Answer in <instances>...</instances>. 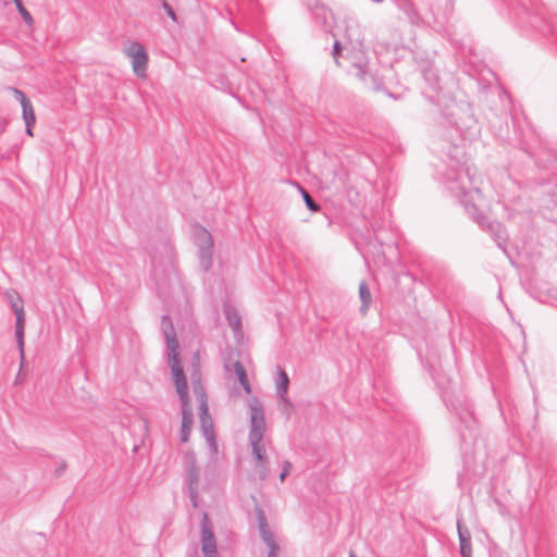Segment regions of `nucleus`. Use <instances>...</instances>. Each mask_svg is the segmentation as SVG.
Returning <instances> with one entry per match:
<instances>
[{
  "instance_id": "obj_15",
  "label": "nucleus",
  "mask_w": 557,
  "mask_h": 557,
  "mask_svg": "<svg viewBox=\"0 0 557 557\" xmlns=\"http://www.w3.org/2000/svg\"><path fill=\"white\" fill-rule=\"evenodd\" d=\"M224 313H225V318H226L230 326L232 327L233 332L235 333V335L240 334L242 333V319H240L238 311L232 306H226L224 309Z\"/></svg>"
},
{
  "instance_id": "obj_20",
  "label": "nucleus",
  "mask_w": 557,
  "mask_h": 557,
  "mask_svg": "<svg viewBox=\"0 0 557 557\" xmlns=\"http://www.w3.org/2000/svg\"><path fill=\"white\" fill-rule=\"evenodd\" d=\"M359 297L361 300L360 312L364 315L372 302L371 292L364 281L359 284Z\"/></svg>"
},
{
  "instance_id": "obj_10",
  "label": "nucleus",
  "mask_w": 557,
  "mask_h": 557,
  "mask_svg": "<svg viewBox=\"0 0 557 557\" xmlns=\"http://www.w3.org/2000/svg\"><path fill=\"white\" fill-rule=\"evenodd\" d=\"M457 532L461 557H471V534L470 531L462 525L461 519L457 520Z\"/></svg>"
},
{
  "instance_id": "obj_8",
  "label": "nucleus",
  "mask_w": 557,
  "mask_h": 557,
  "mask_svg": "<svg viewBox=\"0 0 557 557\" xmlns=\"http://www.w3.org/2000/svg\"><path fill=\"white\" fill-rule=\"evenodd\" d=\"M186 460V473H187V490L190 498L191 506L196 508L198 506V486L200 471L196 463L195 454L188 453L185 455Z\"/></svg>"
},
{
  "instance_id": "obj_30",
  "label": "nucleus",
  "mask_w": 557,
  "mask_h": 557,
  "mask_svg": "<svg viewBox=\"0 0 557 557\" xmlns=\"http://www.w3.org/2000/svg\"><path fill=\"white\" fill-rule=\"evenodd\" d=\"M201 430H202V434H203L205 438L213 435L214 434L213 422L209 421L208 423H202Z\"/></svg>"
},
{
  "instance_id": "obj_35",
  "label": "nucleus",
  "mask_w": 557,
  "mask_h": 557,
  "mask_svg": "<svg viewBox=\"0 0 557 557\" xmlns=\"http://www.w3.org/2000/svg\"><path fill=\"white\" fill-rule=\"evenodd\" d=\"M33 126H34V124H29V125H28V124H25V132H26V134H27V135H29V136H33V135H34V134H33Z\"/></svg>"
},
{
  "instance_id": "obj_23",
  "label": "nucleus",
  "mask_w": 557,
  "mask_h": 557,
  "mask_svg": "<svg viewBox=\"0 0 557 557\" xmlns=\"http://www.w3.org/2000/svg\"><path fill=\"white\" fill-rule=\"evenodd\" d=\"M7 296L14 314H17L20 311L21 313H24L23 299L20 297V295L16 293H8Z\"/></svg>"
},
{
  "instance_id": "obj_12",
  "label": "nucleus",
  "mask_w": 557,
  "mask_h": 557,
  "mask_svg": "<svg viewBox=\"0 0 557 557\" xmlns=\"http://www.w3.org/2000/svg\"><path fill=\"white\" fill-rule=\"evenodd\" d=\"M288 385L289 377L287 373L281 367H277L276 394L283 403H285L288 406H292L287 397Z\"/></svg>"
},
{
  "instance_id": "obj_22",
  "label": "nucleus",
  "mask_w": 557,
  "mask_h": 557,
  "mask_svg": "<svg viewBox=\"0 0 557 557\" xmlns=\"http://www.w3.org/2000/svg\"><path fill=\"white\" fill-rule=\"evenodd\" d=\"M314 18L321 23L325 30H329L332 27L331 21L333 20V14L329 9L318 8L314 11Z\"/></svg>"
},
{
  "instance_id": "obj_11",
  "label": "nucleus",
  "mask_w": 557,
  "mask_h": 557,
  "mask_svg": "<svg viewBox=\"0 0 557 557\" xmlns=\"http://www.w3.org/2000/svg\"><path fill=\"white\" fill-rule=\"evenodd\" d=\"M396 5L404 14H406L409 22L412 25H416V26L423 25V18L421 17L419 12L414 8V4L412 3L411 0H397Z\"/></svg>"
},
{
  "instance_id": "obj_5",
  "label": "nucleus",
  "mask_w": 557,
  "mask_h": 557,
  "mask_svg": "<svg viewBox=\"0 0 557 557\" xmlns=\"http://www.w3.org/2000/svg\"><path fill=\"white\" fill-rule=\"evenodd\" d=\"M161 329L162 333L164 335V338L166 341V347L169 350V361L170 367L173 373V376H175V371L178 369L181 371H184L181 361L178 358V342L176 339V333L172 323L171 318L168 314H163L161 319Z\"/></svg>"
},
{
  "instance_id": "obj_24",
  "label": "nucleus",
  "mask_w": 557,
  "mask_h": 557,
  "mask_svg": "<svg viewBox=\"0 0 557 557\" xmlns=\"http://www.w3.org/2000/svg\"><path fill=\"white\" fill-rule=\"evenodd\" d=\"M16 7L17 12L20 13L21 17L23 18L24 23L28 26H32L34 24V18L32 14L26 10L24 7L22 0H12Z\"/></svg>"
},
{
  "instance_id": "obj_25",
  "label": "nucleus",
  "mask_w": 557,
  "mask_h": 557,
  "mask_svg": "<svg viewBox=\"0 0 557 557\" xmlns=\"http://www.w3.org/2000/svg\"><path fill=\"white\" fill-rule=\"evenodd\" d=\"M298 188L306 203V207L312 212H318L321 209V207L313 200V198L304 187L298 185Z\"/></svg>"
},
{
  "instance_id": "obj_37",
  "label": "nucleus",
  "mask_w": 557,
  "mask_h": 557,
  "mask_svg": "<svg viewBox=\"0 0 557 557\" xmlns=\"http://www.w3.org/2000/svg\"><path fill=\"white\" fill-rule=\"evenodd\" d=\"M386 95H387L388 97L394 98V96H393L391 92H386Z\"/></svg>"
},
{
  "instance_id": "obj_1",
  "label": "nucleus",
  "mask_w": 557,
  "mask_h": 557,
  "mask_svg": "<svg viewBox=\"0 0 557 557\" xmlns=\"http://www.w3.org/2000/svg\"><path fill=\"white\" fill-rule=\"evenodd\" d=\"M437 136L448 143L444 152V166L438 171L442 183L457 197L469 216L488 232L496 245L506 252L508 234L498 221H490L480 210L483 205L475 169L467 164L465 141H472L480 135L479 122L471 104L449 99L437 120Z\"/></svg>"
},
{
  "instance_id": "obj_26",
  "label": "nucleus",
  "mask_w": 557,
  "mask_h": 557,
  "mask_svg": "<svg viewBox=\"0 0 557 557\" xmlns=\"http://www.w3.org/2000/svg\"><path fill=\"white\" fill-rule=\"evenodd\" d=\"M22 116L25 124H35L36 116L32 102L22 106Z\"/></svg>"
},
{
  "instance_id": "obj_17",
  "label": "nucleus",
  "mask_w": 557,
  "mask_h": 557,
  "mask_svg": "<svg viewBox=\"0 0 557 557\" xmlns=\"http://www.w3.org/2000/svg\"><path fill=\"white\" fill-rule=\"evenodd\" d=\"M195 393L199 395V419L200 424L208 423L209 421H212L211 417L209 416V409L207 405V396L201 385L198 387H195Z\"/></svg>"
},
{
  "instance_id": "obj_19",
  "label": "nucleus",
  "mask_w": 557,
  "mask_h": 557,
  "mask_svg": "<svg viewBox=\"0 0 557 557\" xmlns=\"http://www.w3.org/2000/svg\"><path fill=\"white\" fill-rule=\"evenodd\" d=\"M422 74L430 88L434 91H440L441 86L437 70L432 65H429L423 70Z\"/></svg>"
},
{
  "instance_id": "obj_3",
  "label": "nucleus",
  "mask_w": 557,
  "mask_h": 557,
  "mask_svg": "<svg viewBox=\"0 0 557 557\" xmlns=\"http://www.w3.org/2000/svg\"><path fill=\"white\" fill-rule=\"evenodd\" d=\"M174 383L182 405V423L180 431V441L182 443H186L188 442L191 432L194 413L188 399V386L184 371H181L178 369L175 371Z\"/></svg>"
},
{
  "instance_id": "obj_34",
  "label": "nucleus",
  "mask_w": 557,
  "mask_h": 557,
  "mask_svg": "<svg viewBox=\"0 0 557 557\" xmlns=\"http://www.w3.org/2000/svg\"><path fill=\"white\" fill-rule=\"evenodd\" d=\"M269 547L268 556L267 557H277L278 552V545L277 544H271L267 545Z\"/></svg>"
},
{
  "instance_id": "obj_32",
  "label": "nucleus",
  "mask_w": 557,
  "mask_h": 557,
  "mask_svg": "<svg viewBox=\"0 0 557 557\" xmlns=\"http://www.w3.org/2000/svg\"><path fill=\"white\" fill-rule=\"evenodd\" d=\"M210 449L215 454L218 451V444H216V440H215V435H211L209 437L206 438Z\"/></svg>"
},
{
  "instance_id": "obj_38",
  "label": "nucleus",
  "mask_w": 557,
  "mask_h": 557,
  "mask_svg": "<svg viewBox=\"0 0 557 557\" xmlns=\"http://www.w3.org/2000/svg\"><path fill=\"white\" fill-rule=\"evenodd\" d=\"M373 1H374V2H376V3H380V2H382L383 0H373Z\"/></svg>"
},
{
  "instance_id": "obj_36",
  "label": "nucleus",
  "mask_w": 557,
  "mask_h": 557,
  "mask_svg": "<svg viewBox=\"0 0 557 557\" xmlns=\"http://www.w3.org/2000/svg\"><path fill=\"white\" fill-rule=\"evenodd\" d=\"M225 371H230V367L227 364L224 366Z\"/></svg>"
},
{
  "instance_id": "obj_18",
  "label": "nucleus",
  "mask_w": 557,
  "mask_h": 557,
  "mask_svg": "<svg viewBox=\"0 0 557 557\" xmlns=\"http://www.w3.org/2000/svg\"><path fill=\"white\" fill-rule=\"evenodd\" d=\"M233 369H234V372L239 381V384L242 385L244 392L246 394H250L251 393V385L249 383V380H248V376H247V372H246V369L245 367L243 366V363L237 360L235 362H233Z\"/></svg>"
},
{
  "instance_id": "obj_21",
  "label": "nucleus",
  "mask_w": 557,
  "mask_h": 557,
  "mask_svg": "<svg viewBox=\"0 0 557 557\" xmlns=\"http://www.w3.org/2000/svg\"><path fill=\"white\" fill-rule=\"evenodd\" d=\"M255 471L261 481H265L269 478L271 471L269 468V459L267 454L261 456L260 459L255 460Z\"/></svg>"
},
{
  "instance_id": "obj_13",
  "label": "nucleus",
  "mask_w": 557,
  "mask_h": 557,
  "mask_svg": "<svg viewBox=\"0 0 557 557\" xmlns=\"http://www.w3.org/2000/svg\"><path fill=\"white\" fill-rule=\"evenodd\" d=\"M24 329H25V312H17L15 314V339L20 350L21 359H24Z\"/></svg>"
},
{
  "instance_id": "obj_33",
  "label": "nucleus",
  "mask_w": 557,
  "mask_h": 557,
  "mask_svg": "<svg viewBox=\"0 0 557 557\" xmlns=\"http://www.w3.org/2000/svg\"><path fill=\"white\" fill-rule=\"evenodd\" d=\"M163 9L165 10L166 14L173 20V21H176V14L173 10V8L166 3V2H163Z\"/></svg>"
},
{
  "instance_id": "obj_29",
  "label": "nucleus",
  "mask_w": 557,
  "mask_h": 557,
  "mask_svg": "<svg viewBox=\"0 0 557 557\" xmlns=\"http://www.w3.org/2000/svg\"><path fill=\"white\" fill-rule=\"evenodd\" d=\"M342 50H347V46H343L342 42L339 40H335L334 45H333V51H332V54L335 59V62L337 64H339V61H338V57H339V53Z\"/></svg>"
},
{
  "instance_id": "obj_4",
  "label": "nucleus",
  "mask_w": 557,
  "mask_h": 557,
  "mask_svg": "<svg viewBox=\"0 0 557 557\" xmlns=\"http://www.w3.org/2000/svg\"><path fill=\"white\" fill-rule=\"evenodd\" d=\"M194 240L199 248V263L203 271H208L212 265L213 238L207 228L196 224L194 226Z\"/></svg>"
},
{
  "instance_id": "obj_16",
  "label": "nucleus",
  "mask_w": 557,
  "mask_h": 557,
  "mask_svg": "<svg viewBox=\"0 0 557 557\" xmlns=\"http://www.w3.org/2000/svg\"><path fill=\"white\" fill-rule=\"evenodd\" d=\"M195 393L199 395V419L200 424L208 423L209 421H212L211 417L209 416V409L207 405V396L201 385L198 387H195Z\"/></svg>"
},
{
  "instance_id": "obj_9",
  "label": "nucleus",
  "mask_w": 557,
  "mask_h": 557,
  "mask_svg": "<svg viewBox=\"0 0 557 557\" xmlns=\"http://www.w3.org/2000/svg\"><path fill=\"white\" fill-rule=\"evenodd\" d=\"M201 550L203 557H219L216 549V540L212 531V527L209 521L207 512L202 513L201 522Z\"/></svg>"
},
{
  "instance_id": "obj_39",
  "label": "nucleus",
  "mask_w": 557,
  "mask_h": 557,
  "mask_svg": "<svg viewBox=\"0 0 557 557\" xmlns=\"http://www.w3.org/2000/svg\"><path fill=\"white\" fill-rule=\"evenodd\" d=\"M350 557H357L354 553H350Z\"/></svg>"
},
{
  "instance_id": "obj_7",
  "label": "nucleus",
  "mask_w": 557,
  "mask_h": 557,
  "mask_svg": "<svg viewBox=\"0 0 557 557\" xmlns=\"http://www.w3.org/2000/svg\"><path fill=\"white\" fill-rule=\"evenodd\" d=\"M125 54L132 60L133 72L137 77L147 76L148 54L143 45L137 41H131L125 49Z\"/></svg>"
},
{
  "instance_id": "obj_2",
  "label": "nucleus",
  "mask_w": 557,
  "mask_h": 557,
  "mask_svg": "<svg viewBox=\"0 0 557 557\" xmlns=\"http://www.w3.org/2000/svg\"><path fill=\"white\" fill-rule=\"evenodd\" d=\"M250 409V426L248 441L251 446V456L253 461L260 459L261 456L267 454L265 447L262 444V438L265 432V419L262 404L258 398L253 397L248 401Z\"/></svg>"
},
{
  "instance_id": "obj_28",
  "label": "nucleus",
  "mask_w": 557,
  "mask_h": 557,
  "mask_svg": "<svg viewBox=\"0 0 557 557\" xmlns=\"http://www.w3.org/2000/svg\"><path fill=\"white\" fill-rule=\"evenodd\" d=\"M11 91L15 96L16 100L21 103V107L30 102L26 95L18 88L12 87Z\"/></svg>"
},
{
  "instance_id": "obj_27",
  "label": "nucleus",
  "mask_w": 557,
  "mask_h": 557,
  "mask_svg": "<svg viewBox=\"0 0 557 557\" xmlns=\"http://www.w3.org/2000/svg\"><path fill=\"white\" fill-rule=\"evenodd\" d=\"M544 23V20L539 14L530 16L529 24L531 27L544 32V26L542 25Z\"/></svg>"
},
{
  "instance_id": "obj_6",
  "label": "nucleus",
  "mask_w": 557,
  "mask_h": 557,
  "mask_svg": "<svg viewBox=\"0 0 557 557\" xmlns=\"http://www.w3.org/2000/svg\"><path fill=\"white\" fill-rule=\"evenodd\" d=\"M348 58L351 59V65L355 69V75L363 82V84L375 90L379 91L382 89V82L368 71V59L366 58L363 52H360L358 57L349 55Z\"/></svg>"
},
{
  "instance_id": "obj_31",
  "label": "nucleus",
  "mask_w": 557,
  "mask_h": 557,
  "mask_svg": "<svg viewBox=\"0 0 557 557\" xmlns=\"http://www.w3.org/2000/svg\"><path fill=\"white\" fill-rule=\"evenodd\" d=\"M292 469V463L288 461V460H285L283 462V468H282V471L280 473V481L283 482L286 476L289 474V471Z\"/></svg>"
},
{
  "instance_id": "obj_14",
  "label": "nucleus",
  "mask_w": 557,
  "mask_h": 557,
  "mask_svg": "<svg viewBox=\"0 0 557 557\" xmlns=\"http://www.w3.org/2000/svg\"><path fill=\"white\" fill-rule=\"evenodd\" d=\"M260 536L267 545L276 544L274 536L261 509L257 511Z\"/></svg>"
}]
</instances>
